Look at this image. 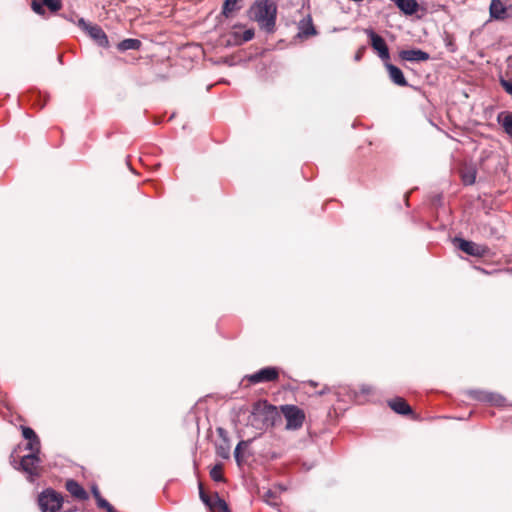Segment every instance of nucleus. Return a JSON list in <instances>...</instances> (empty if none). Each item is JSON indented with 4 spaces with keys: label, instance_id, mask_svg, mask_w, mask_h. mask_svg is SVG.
Returning a JSON list of instances; mask_svg holds the SVG:
<instances>
[{
    "label": "nucleus",
    "instance_id": "1",
    "mask_svg": "<svg viewBox=\"0 0 512 512\" xmlns=\"http://www.w3.org/2000/svg\"><path fill=\"white\" fill-rule=\"evenodd\" d=\"M249 18L268 34L276 30L277 4L274 0H256L250 7Z\"/></svg>",
    "mask_w": 512,
    "mask_h": 512
},
{
    "label": "nucleus",
    "instance_id": "2",
    "mask_svg": "<svg viewBox=\"0 0 512 512\" xmlns=\"http://www.w3.org/2000/svg\"><path fill=\"white\" fill-rule=\"evenodd\" d=\"M281 412L286 419L287 430H298L305 421V412L296 405H282Z\"/></svg>",
    "mask_w": 512,
    "mask_h": 512
},
{
    "label": "nucleus",
    "instance_id": "3",
    "mask_svg": "<svg viewBox=\"0 0 512 512\" xmlns=\"http://www.w3.org/2000/svg\"><path fill=\"white\" fill-rule=\"evenodd\" d=\"M63 504V497L53 489L44 490L38 497V505L42 512H57Z\"/></svg>",
    "mask_w": 512,
    "mask_h": 512
},
{
    "label": "nucleus",
    "instance_id": "4",
    "mask_svg": "<svg viewBox=\"0 0 512 512\" xmlns=\"http://www.w3.org/2000/svg\"><path fill=\"white\" fill-rule=\"evenodd\" d=\"M77 25L100 47L109 46L108 37L99 25L87 22L84 18H80Z\"/></svg>",
    "mask_w": 512,
    "mask_h": 512
},
{
    "label": "nucleus",
    "instance_id": "5",
    "mask_svg": "<svg viewBox=\"0 0 512 512\" xmlns=\"http://www.w3.org/2000/svg\"><path fill=\"white\" fill-rule=\"evenodd\" d=\"M466 394L474 400L487 403L492 406L502 407L506 405V399L499 393L480 389H470Z\"/></svg>",
    "mask_w": 512,
    "mask_h": 512
},
{
    "label": "nucleus",
    "instance_id": "6",
    "mask_svg": "<svg viewBox=\"0 0 512 512\" xmlns=\"http://www.w3.org/2000/svg\"><path fill=\"white\" fill-rule=\"evenodd\" d=\"M279 377V369L276 367L268 366L264 367L252 374L246 375L243 381H247L249 384L255 385L259 383L274 382Z\"/></svg>",
    "mask_w": 512,
    "mask_h": 512
},
{
    "label": "nucleus",
    "instance_id": "7",
    "mask_svg": "<svg viewBox=\"0 0 512 512\" xmlns=\"http://www.w3.org/2000/svg\"><path fill=\"white\" fill-rule=\"evenodd\" d=\"M456 247L464 253L474 257H484L488 254L489 248L486 245L477 244L473 241L455 237L453 240Z\"/></svg>",
    "mask_w": 512,
    "mask_h": 512
},
{
    "label": "nucleus",
    "instance_id": "8",
    "mask_svg": "<svg viewBox=\"0 0 512 512\" xmlns=\"http://www.w3.org/2000/svg\"><path fill=\"white\" fill-rule=\"evenodd\" d=\"M40 458L36 453H30L22 457L20 461L21 470L27 474V479L33 482L39 476Z\"/></svg>",
    "mask_w": 512,
    "mask_h": 512
},
{
    "label": "nucleus",
    "instance_id": "9",
    "mask_svg": "<svg viewBox=\"0 0 512 512\" xmlns=\"http://www.w3.org/2000/svg\"><path fill=\"white\" fill-rule=\"evenodd\" d=\"M366 33L370 39L373 50L378 54L379 58L384 62L389 61L390 53L384 38L371 29L367 30Z\"/></svg>",
    "mask_w": 512,
    "mask_h": 512
},
{
    "label": "nucleus",
    "instance_id": "10",
    "mask_svg": "<svg viewBox=\"0 0 512 512\" xmlns=\"http://www.w3.org/2000/svg\"><path fill=\"white\" fill-rule=\"evenodd\" d=\"M399 57L408 62H423L430 59V55L420 49L402 50L399 53Z\"/></svg>",
    "mask_w": 512,
    "mask_h": 512
},
{
    "label": "nucleus",
    "instance_id": "11",
    "mask_svg": "<svg viewBox=\"0 0 512 512\" xmlns=\"http://www.w3.org/2000/svg\"><path fill=\"white\" fill-rule=\"evenodd\" d=\"M385 67L389 73V77L391 81L401 87H405L408 85V82L400 68L397 66L389 63L388 61L385 62Z\"/></svg>",
    "mask_w": 512,
    "mask_h": 512
},
{
    "label": "nucleus",
    "instance_id": "12",
    "mask_svg": "<svg viewBox=\"0 0 512 512\" xmlns=\"http://www.w3.org/2000/svg\"><path fill=\"white\" fill-rule=\"evenodd\" d=\"M66 490L76 499L84 501L88 499L86 490L74 479H69L65 484Z\"/></svg>",
    "mask_w": 512,
    "mask_h": 512
},
{
    "label": "nucleus",
    "instance_id": "13",
    "mask_svg": "<svg viewBox=\"0 0 512 512\" xmlns=\"http://www.w3.org/2000/svg\"><path fill=\"white\" fill-rule=\"evenodd\" d=\"M490 17L495 20L508 18L507 7L501 0H492L489 7Z\"/></svg>",
    "mask_w": 512,
    "mask_h": 512
},
{
    "label": "nucleus",
    "instance_id": "14",
    "mask_svg": "<svg viewBox=\"0 0 512 512\" xmlns=\"http://www.w3.org/2000/svg\"><path fill=\"white\" fill-rule=\"evenodd\" d=\"M392 2L407 16L414 15L419 9V4L416 0H392Z\"/></svg>",
    "mask_w": 512,
    "mask_h": 512
},
{
    "label": "nucleus",
    "instance_id": "15",
    "mask_svg": "<svg viewBox=\"0 0 512 512\" xmlns=\"http://www.w3.org/2000/svg\"><path fill=\"white\" fill-rule=\"evenodd\" d=\"M217 432L223 440L216 445V454L222 459H228L230 457V444L226 437V431L223 428H218Z\"/></svg>",
    "mask_w": 512,
    "mask_h": 512
},
{
    "label": "nucleus",
    "instance_id": "16",
    "mask_svg": "<svg viewBox=\"0 0 512 512\" xmlns=\"http://www.w3.org/2000/svg\"><path fill=\"white\" fill-rule=\"evenodd\" d=\"M388 405L397 414L408 415L412 413L411 407L401 397H396L395 399L389 400Z\"/></svg>",
    "mask_w": 512,
    "mask_h": 512
},
{
    "label": "nucleus",
    "instance_id": "17",
    "mask_svg": "<svg viewBox=\"0 0 512 512\" xmlns=\"http://www.w3.org/2000/svg\"><path fill=\"white\" fill-rule=\"evenodd\" d=\"M497 121L502 126L504 132L512 138V112L499 113Z\"/></svg>",
    "mask_w": 512,
    "mask_h": 512
},
{
    "label": "nucleus",
    "instance_id": "18",
    "mask_svg": "<svg viewBox=\"0 0 512 512\" xmlns=\"http://www.w3.org/2000/svg\"><path fill=\"white\" fill-rule=\"evenodd\" d=\"M316 34V29L310 18L307 20H302L299 24V33L300 37H309Z\"/></svg>",
    "mask_w": 512,
    "mask_h": 512
},
{
    "label": "nucleus",
    "instance_id": "19",
    "mask_svg": "<svg viewBox=\"0 0 512 512\" xmlns=\"http://www.w3.org/2000/svg\"><path fill=\"white\" fill-rule=\"evenodd\" d=\"M141 44V41L138 39L128 38L121 41L117 47L120 51L138 50Z\"/></svg>",
    "mask_w": 512,
    "mask_h": 512
},
{
    "label": "nucleus",
    "instance_id": "20",
    "mask_svg": "<svg viewBox=\"0 0 512 512\" xmlns=\"http://www.w3.org/2000/svg\"><path fill=\"white\" fill-rule=\"evenodd\" d=\"M241 0H225L222 7V14L228 18L232 15L233 12L240 9L238 5Z\"/></svg>",
    "mask_w": 512,
    "mask_h": 512
},
{
    "label": "nucleus",
    "instance_id": "21",
    "mask_svg": "<svg viewBox=\"0 0 512 512\" xmlns=\"http://www.w3.org/2000/svg\"><path fill=\"white\" fill-rule=\"evenodd\" d=\"M255 32L253 29H246L242 35L237 32L232 34L234 38V44L241 45L245 42H248L254 38Z\"/></svg>",
    "mask_w": 512,
    "mask_h": 512
},
{
    "label": "nucleus",
    "instance_id": "22",
    "mask_svg": "<svg viewBox=\"0 0 512 512\" xmlns=\"http://www.w3.org/2000/svg\"><path fill=\"white\" fill-rule=\"evenodd\" d=\"M227 507H228V505L225 502V500L222 499L218 495V493H216L214 498L212 499V503H211V506L209 507V509L213 512H216V511L221 512L222 510H226Z\"/></svg>",
    "mask_w": 512,
    "mask_h": 512
},
{
    "label": "nucleus",
    "instance_id": "23",
    "mask_svg": "<svg viewBox=\"0 0 512 512\" xmlns=\"http://www.w3.org/2000/svg\"><path fill=\"white\" fill-rule=\"evenodd\" d=\"M461 179L464 185H473L476 181V170L473 168L462 172Z\"/></svg>",
    "mask_w": 512,
    "mask_h": 512
},
{
    "label": "nucleus",
    "instance_id": "24",
    "mask_svg": "<svg viewBox=\"0 0 512 512\" xmlns=\"http://www.w3.org/2000/svg\"><path fill=\"white\" fill-rule=\"evenodd\" d=\"M263 500L271 505V506H278L279 505V499L277 496V493L272 490H267L263 495Z\"/></svg>",
    "mask_w": 512,
    "mask_h": 512
},
{
    "label": "nucleus",
    "instance_id": "25",
    "mask_svg": "<svg viewBox=\"0 0 512 512\" xmlns=\"http://www.w3.org/2000/svg\"><path fill=\"white\" fill-rule=\"evenodd\" d=\"M210 477L215 482H222L224 480L223 477V468L221 464H216L211 470H210Z\"/></svg>",
    "mask_w": 512,
    "mask_h": 512
},
{
    "label": "nucleus",
    "instance_id": "26",
    "mask_svg": "<svg viewBox=\"0 0 512 512\" xmlns=\"http://www.w3.org/2000/svg\"><path fill=\"white\" fill-rule=\"evenodd\" d=\"M40 447H41V445H40V440L38 437L35 439L29 440L26 445V449L30 450L31 453H36V455H39Z\"/></svg>",
    "mask_w": 512,
    "mask_h": 512
},
{
    "label": "nucleus",
    "instance_id": "27",
    "mask_svg": "<svg viewBox=\"0 0 512 512\" xmlns=\"http://www.w3.org/2000/svg\"><path fill=\"white\" fill-rule=\"evenodd\" d=\"M44 6L48 7L51 12H57L61 9V0H41Z\"/></svg>",
    "mask_w": 512,
    "mask_h": 512
},
{
    "label": "nucleus",
    "instance_id": "28",
    "mask_svg": "<svg viewBox=\"0 0 512 512\" xmlns=\"http://www.w3.org/2000/svg\"><path fill=\"white\" fill-rule=\"evenodd\" d=\"M199 497L201 501L209 508L212 503V498H210L204 491L202 484L199 483Z\"/></svg>",
    "mask_w": 512,
    "mask_h": 512
},
{
    "label": "nucleus",
    "instance_id": "29",
    "mask_svg": "<svg viewBox=\"0 0 512 512\" xmlns=\"http://www.w3.org/2000/svg\"><path fill=\"white\" fill-rule=\"evenodd\" d=\"M22 435L23 437L26 439V440H31V439H35L37 438L38 436L36 435L35 431L30 428V427H26V426H22Z\"/></svg>",
    "mask_w": 512,
    "mask_h": 512
},
{
    "label": "nucleus",
    "instance_id": "30",
    "mask_svg": "<svg viewBox=\"0 0 512 512\" xmlns=\"http://www.w3.org/2000/svg\"><path fill=\"white\" fill-rule=\"evenodd\" d=\"M31 8L35 13H37L39 15L44 14V5L41 2V0H33L31 3Z\"/></svg>",
    "mask_w": 512,
    "mask_h": 512
},
{
    "label": "nucleus",
    "instance_id": "31",
    "mask_svg": "<svg viewBox=\"0 0 512 512\" xmlns=\"http://www.w3.org/2000/svg\"><path fill=\"white\" fill-rule=\"evenodd\" d=\"M249 442L250 441H240L238 443V445L236 446L235 451H234V457L238 464L241 463L240 449H241L242 445L247 446L249 444Z\"/></svg>",
    "mask_w": 512,
    "mask_h": 512
},
{
    "label": "nucleus",
    "instance_id": "32",
    "mask_svg": "<svg viewBox=\"0 0 512 512\" xmlns=\"http://www.w3.org/2000/svg\"><path fill=\"white\" fill-rule=\"evenodd\" d=\"M500 84L507 94L512 96V82L504 78L500 79Z\"/></svg>",
    "mask_w": 512,
    "mask_h": 512
},
{
    "label": "nucleus",
    "instance_id": "33",
    "mask_svg": "<svg viewBox=\"0 0 512 512\" xmlns=\"http://www.w3.org/2000/svg\"><path fill=\"white\" fill-rule=\"evenodd\" d=\"M263 416V412L262 411H259V410H254L252 412V415H251V418H252V423L256 420H259L260 418H262Z\"/></svg>",
    "mask_w": 512,
    "mask_h": 512
},
{
    "label": "nucleus",
    "instance_id": "34",
    "mask_svg": "<svg viewBox=\"0 0 512 512\" xmlns=\"http://www.w3.org/2000/svg\"><path fill=\"white\" fill-rule=\"evenodd\" d=\"M97 505L100 508L107 509L108 507H110L111 504L106 499L102 498V499H98Z\"/></svg>",
    "mask_w": 512,
    "mask_h": 512
},
{
    "label": "nucleus",
    "instance_id": "35",
    "mask_svg": "<svg viewBox=\"0 0 512 512\" xmlns=\"http://www.w3.org/2000/svg\"><path fill=\"white\" fill-rule=\"evenodd\" d=\"M373 391V387L370 385H361L360 392L362 394H370Z\"/></svg>",
    "mask_w": 512,
    "mask_h": 512
},
{
    "label": "nucleus",
    "instance_id": "36",
    "mask_svg": "<svg viewBox=\"0 0 512 512\" xmlns=\"http://www.w3.org/2000/svg\"><path fill=\"white\" fill-rule=\"evenodd\" d=\"M92 494L94 496V498L96 499V502L98 501V499H102L103 497L101 496L100 492H99V489L97 488V486H93L92 487Z\"/></svg>",
    "mask_w": 512,
    "mask_h": 512
},
{
    "label": "nucleus",
    "instance_id": "37",
    "mask_svg": "<svg viewBox=\"0 0 512 512\" xmlns=\"http://www.w3.org/2000/svg\"><path fill=\"white\" fill-rule=\"evenodd\" d=\"M262 420V425L261 426H257L259 429H262L264 426H268V419L266 417H264Z\"/></svg>",
    "mask_w": 512,
    "mask_h": 512
},
{
    "label": "nucleus",
    "instance_id": "38",
    "mask_svg": "<svg viewBox=\"0 0 512 512\" xmlns=\"http://www.w3.org/2000/svg\"><path fill=\"white\" fill-rule=\"evenodd\" d=\"M447 47L449 48L450 51H454V45L451 42L447 43Z\"/></svg>",
    "mask_w": 512,
    "mask_h": 512
},
{
    "label": "nucleus",
    "instance_id": "39",
    "mask_svg": "<svg viewBox=\"0 0 512 512\" xmlns=\"http://www.w3.org/2000/svg\"><path fill=\"white\" fill-rule=\"evenodd\" d=\"M307 383L313 387L317 386V383L312 380H309Z\"/></svg>",
    "mask_w": 512,
    "mask_h": 512
},
{
    "label": "nucleus",
    "instance_id": "40",
    "mask_svg": "<svg viewBox=\"0 0 512 512\" xmlns=\"http://www.w3.org/2000/svg\"><path fill=\"white\" fill-rule=\"evenodd\" d=\"M106 510L107 512H115V509L112 505H110V507H108Z\"/></svg>",
    "mask_w": 512,
    "mask_h": 512
},
{
    "label": "nucleus",
    "instance_id": "41",
    "mask_svg": "<svg viewBox=\"0 0 512 512\" xmlns=\"http://www.w3.org/2000/svg\"><path fill=\"white\" fill-rule=\"evenodd\" d=\"M361 59V53L358 52L356 55H355V60L359 61Z\"/></svg>",
    "mask_w": 512,
    "mask_h": 512
},
{
    "label": "nucleus",
    "instance_id": "42",
    "mask_svg": "<svg viewBox=\"0 0 512 512\" xmlns=\"http://www.w3.org/2000/svg\"><path fill=\"white\" fill-rule=\"evenodd\" d=\"M221 512H231L229 507L226 508V510H222Z\"/></svg>",
    "mask_w": 512,
    "mask_h": 512
},
{
    "label": "nucleus",
    "instance_id": "43",
    "mask_svg": "<svg viewBox=\"0 0 512 512\" xmlns=\"http://www.w3.org/2000/svg\"><path fill=\"white\" fill-rule=\"evenodd\" d=\"M325 393V390H322L319 392L320 395L324 394Z\"/></svg>",
    "mask_w": 512,
    "mask_h": 512
}]
</instances>
